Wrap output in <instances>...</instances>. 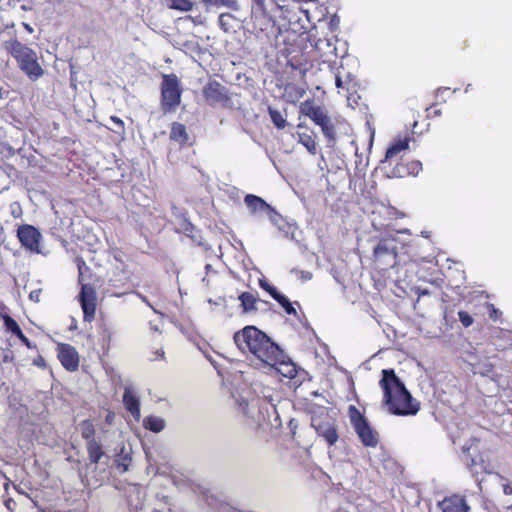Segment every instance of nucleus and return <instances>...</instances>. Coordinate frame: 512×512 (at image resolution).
Segmentation results:
<instances>
[{
  "label": "nucleus",
  "instance_id": "2",
  "mask_svg": "<svg viewBox=\"0 0 512 512\" xmlns=\"http://www.w3.org/2000/svg\"><path fill=\"white\" fill-rule=\"evenodd\" d=\"M380 386L384 391V403L395 415H414L419 410L418 402L414 401L404 384L393 370H383Z\"/></svg>",
  "mask_w": 512,
  "mask_h": 512
},
{
  "label": "nucleus",
  "instance_id": "39",
  "mask_svg": "<svg viewBox=\"0 0 512 512\" xmlns=\"http://www.w3.org/2000/svg\"><path fill=\"white\" fill-rule=\"evenodd\" d=\"M487 308L490 318L496 320L499 315L498 309H496L492 304H488Z\"/></svg>",
  "mask_w": 512,
  "mask_h": 512
},
{
  "label": "nucleus",
  "instance_id": "13",
  "mask_svg": "<svg viewBox=\"0 0 512 512\" xmlns=\"http://www.w3.org/2000/svg\"><path fill=\"white\" fill-rule=\"evenodd\" d=\"M123 403L125 408L130 412V414L135 418V420L139 421L141 416L140 402L139 398L136 396L134 390L131 387H125L123 394Z\"/></svg>",
  "mask_w": 512,
  "mask_h": 512
},
{
  "label": "nucleus",
  "instance_id": "28",
  "mask_svg": "<svg viewBox=\"0 0 512 512\" xmlns=\"http://www.w3.org/2000/svg\"><path fill=\"white\" fill-rule=\"evenodd\" d=\"M276 301L284 308L286 313L288 314H296V310L293 307L292 303L288 300L284 295H277Z\"/></svg>",
  "mask_w": 512,
  "mask_h": 512
},
{
  "label": "nucleus",
  "instance_id": "30",
  "mask_svg": "<svg viewBox=\"0 0 512 512\" xmlns=\"http://www.w3.org/2000/svg\"><path fill=\"white\" fill-rule=\"evenodd\" d=\"M233 20V16L229 13H224L219 16V25L224 31H228L230 22Z\"/></svg>",
  "mask_w": 512,
  "mask_h": 512
},
{
  "label": "nucleus",
  "instance_id": "50",
  "mask_svg": "<svg viewBox=\"0 0 512 512\" xmlns=\"http://www.w3.org/2000/svg\"><path fill=\"white\" fill-rule=\"evenodd\" d=\"M20 8H21L22 11H30L32 9L31 6H28V5H25V4L21 5Z\"/></svg>",
  "mask_w": 512,
  "mask_h": 512
},
{
  "label": "nucleus",
  "instance_id": "35",
  "mask_svg": "<svg viewBox=\"0 0 512 512\" xmlns=\"http://www.w3.org/2000/svg\"><path fill=\"white\" fill-rule=\"evenodd\" d=\"M292 273L295 274V276L303 281L310 280L312 278V274L307 271H300V270H292Z\"/></svg>",
  "mask_w": 512,
  "mask_h": 512
},
{
  "label": "nucleus",
  "instance_id": "11",
  "mask_svg": "<svg viewBox=\"0 0 512 512\" xmlns=\"http://www.w3.org/2000/svg\"><path fill=\"white\" fill-rule=\"evenodd\" d=\"M274 362L275 363H266L264 367L274 369L278 374L288 379H292L296 376L297 371L295 365L290 360H286L281 349L280 355Z\"/></svg>",
  "mask_w": 512,
  "mask_h": 512
},
{
  "label": "nucleus",
  "instance_id": "26",
  "mask_svg": "<svg viewBox=\"0 0 512 512\" xmlns=\"http://www.w3.org/2000/svg\"><path fill=\"white\" fill-rule=\"evenodd\" d=\"M269 114L276 127L282 129L286 126L287 122L279 111L269 109Z\"/></svg>",
  "mask_w": 512,
  "mask_h": 512
},
{
  "label": "nucleus",
  "instance_id": "31",
  "mask_svg": "<svg viewBox=\"0 0 512 512\" xmlns=\"http://www.w3.org/2000/svg\"><path fill=\"white\" fill-rule=\"evenodd\" d=\"M259 284H260V287L262 289H264L265 291H267L275 300L277 299V295H281L277 291V289L274 286L270 285L267 281L260 280Z\"/></svg>",
  "mask_w": 512,
  "mask_h": 512
},
{
  "label": "nucleus",
  "instance_id": "34",
  "mask_svg": "<svg viewBox=\"0 0 512 512\" xmlns=\"http://www.w3.org/2000/svg\"><path fill=\"white\" fill-rule=\"evenodd\" d=\"M407 174L403 165H398L389 173V177H404Z\"/></svg>",
  "mask_w": 512,
  "mask_h": 512
},
{
  "label": "nucleus",
  "instance_id": "42",
  "mask_svg": "<svg viewBox=\"0 0 512 512\" xmlns=\"http://www.w3.org/2000/svg\"><path fill=\"white\" fill-rule=\"evenodd\" d=\"M40 293L41 291L40 290H34L30 293L29 297L31 300L35 301V302H39L40 300Z\"/></svg>",
  "mask_w": 512,
  "mask_h": 512
},
{
  "label": "nucleus",
  "instance_id": "52",
  "mask_svg": "<svg viewBox=\"0 0 512 512\" xmlns=\"http://www.w3.org/2000/svg\"><path fill=\"white\" fill-rule=\"evenodd\" d=\"M400 232H401V233H405V234H409V233H410L408 229H403V230H401Z\"/></svg>",
  "mask_w": 512,
  "mask_h": 512
},
{
  "label": "nucleus",
  "instance_id": "21",
  "mask_svg": "<svg viewBox=\"0 0 512 512\" xmlns=\"http://www.w3.org/2000/svg\"><path fill=\"white\" fill-rule=\"evenodd\" d=\"M298 141L307 148L311 154L317 153V145L313 137L309 134L302 133L298 135Z\"/></svg>",
  "mask_w": 512,
  "mask_h": 512
},
{
  "label": "nucleus",
  "instance_id": "18",
  "mask_svg": "<svg viewBox=\"0 0 512 512\" xmlns=\"http://www.w3.org/2000/svg\"><path fill=\"white\" fill-rule=\"evenodd\" d=\"M408 147H409L408 139H399V140L395 141L391 145V147L388 148V150L386 152V156H385L386 160L392 159L393 157L398 155V153H400L401 151L407 150Z\"/></svg>",
  "mask_w": 512,
  "mask_h": 512
},
{
  "label": "nucleus",
  "instance_id": "12",
  "mask_svg": "<svg viewBox=\"0 0 512 512\" xmlns=\"http://www.w3.org/2000/svg\"><path fill=\"white\" fill-rule=\"evenodd\" d=\"M203 94L206 101L212 105L223 103L228 99L225 87L215 81L209 82L205 85Z\"/></svg>",
  "mask_w": 512,
  "mask_h": 512
},
{
  "label": "nucleus",
  "instance_id": "37",
  "mask_svg": "<svg viewBox=\"0 0 512 512\" xmlns=\"http://www.w3.org/2000/svg\"><path fill=\"white\" fill-rule=\"evenodd\" d=\"M130 464V459L128 457H124L122 461L118 463V468L121 469V472H126L128 470V466Z\"/></svg>",
  "mask_w": 512,
  "mask_h": 512
},
{
  "label": "nucleus",
  "instance_id": "1",
  "mask_svg": "<svg viewBox=\"0 0 512 512\" xmlns=\"http://www.w3.org/2000/svg\"><path fill=\"white\" fill-rule=\"evenodd\" d=\"M234 342L249 361L257 367L274 361L280 355V348L254 326H246L234 334Z\"/></svg>",
  "mask_w": 512,
  "mask_h": 512
},
{
  "label": "nucleus",
  "instance_id": "5",
  "mask_svg": "<svg viewBox=\"0 0 512 512\" xmlns=\"http://www.w3.org/2000/svg\"><path fill=\"white\" fill-rule=\"evenodd\" d=\"M182 89L178 77L174 74L163 75L161 85V106L164 112L176 109L181 101Z\"/></svg>",
  "mask_w": 512,
  "mask_h": 512
},
{
  "label": "nucleus",
  "instance_id": "44",
  "mask_svg": "<svg viewBox=\"0 0 512 512\" xmlns=\"http://www.w3.org/2000/svg\"><path fill=\"white\" fill-rule=\"evenodd\" d=\"M111 121H113L115 124H117L122 130H124V124H123V121L116 117V116H112L111 117Z\"/></svg>",
  "mask_w": 512,
  "mask_h": 512
},
{
  "label": "nucleus",
  "instance_id": "38",
  "mask_svg": "<svg viewBox=\"0 0 512 512\" xmlns=\"http://www.w3.org/2000/svg\"><path fill=\"white\" fill-rule=\"evenodd\" d=\"M204 4L206 6H217V7H220V6H223L225 5V0H203Z\"/></svg>",
  "mask_w": 512,
  "mask_h": 512
},
{
  "label": "nucleus",
  "instance_id": "3",
  "mask_svg": "<svg viewBox=\"0 0 512 512\" xmlns=\"http://www.w3.org/2000/svg\"><path fill=\"white\" fill-rule=\"evenodd\" d=\"M5 49L16 59L19 68L31 80H37L44 74L33 49L16 39L6 42Z\"/></svg>",
  "mask_w": 512,
  "mask_h": 512
},
{
  "label": "nucleus",
  "instance_id": "27",
  "mask_svg": "<svg viewBox=\"0 0 512 512\" xmlns=\"http://www.w3.org/2000/svg\"><path fill=\"white\" fill-rule=\"evenodd\" d=\"M276 301L284 308L286 313L288 314H296V310L293 307L292 303L288 300L284 295H277Z\"/></svg>",
  "mask_w": 512,
  "mask_h": 512
},
{
  "label": "nucleus",
  "instance_id": "32",
  "mask_svg": "<svg viewBox=\"0 0 512 512\" xmlns=\"http://www.w3.org/2000/svg\"><path fill=\"white\" fill-rule=\"evenodd\" d=\"M459 320L464 327H469L473 323V318L465 311L458 312Z\"/></svg>",
  "mask_w": 512,
  "mask_h": 512
},
{
  "label": "nucleus",
  "instance_id": "41",
  "mask_svg": "<svg viewBox=\"0 0 512 512\" xmlns=\"http://www.w3.org/2000/svg\"><path fill=\"white\" fill-rule=\"evenodd\" d=\"M420 168H421L420 162H413V163H411V171H408L407 174H409V173L417 174L418 171L420 170Z\"/></svg>",
  "mask_w": 512,
  "mask_h": 512
},
{
  "label": "nucleus",
  "instance_id": "17",
  "mask_svg": "<svg viewBox=\"0 0 512 512\" xmlns=\"http://www.w3.org/2000/svg\"><path fill=\"white\" fill-rule=\"evenodd\" d=\"M170 137L172 140H175L180 144L187 143L188 135H187L185 126L180 123H173L172 128H171Z\"/></svg>",
  "mask_w": 512,
  "mask_h": 512
},
{
  "label": "nucleus",
  "instance_id": "23",
  "mask_svg": "<svg viewBox=\"0 0 512 512\" xmlns=\"http://www.w3.org/2000/svg\"><path fill=\"white\" fill-rule=\"evenodd\" d=\"M169 8L179 11H190L193 8V2L191 0H169Z\"/></svg>",
  "mask_w": 512,
  "mask_h": 512
},
{
  "label": "nucleus",
  "instance_id": "10",
  "mask_svg": "<svg viewBox=\"0 0 512 512\" xmlns=\"http://www.w3.org/2000/svg\"><path fill=\"white\" fill-rule=\"evenodd\" d=\"M80 303L84 314V320L91 321L96 311V294L90 285H82Z\"/></svg>",
  "mask_w": 512,
  "mask_h": 512
},
{
  "label": "nucleus",
  "instance_id": "47",
  "mask_svg": "<svg viewBox=\"0 0 512 512\" xmlns=\"http://www.w3.org/2000/svg\"><path fill=\"white\" fill-rule=\"evenodd\" d=\"M503 491L506 495L512 494V486L509 484H506L503 486Z\"/></svg>",
  "mask_w": 512,
  "mask_h": 512
},
{
  "label": "nucleus",
  "instance_id": "9",
  "mask_svg": "<svg viewBox=\"0 0 512 512\" xmlns=\"http://www.w3.org/2000/svg\"><path fill=\"white\" fill-rule=\"evenodd\" d=\"M56 351L59 361L67 371L74 372L78 369L80 361L79 354L73 346L58 343Z\"/></svg>",
  "mask_w": 512,
  "mask_h": 512
},
{
  "label": "nucleus",
  "instance_id": "43",
  "mask_svg": "<svg viewBox=\"0 0 512 512\" xmlns=\"http://www.w3.org/2000/svg\"><path fill=\"white\" fill-rule=\"evenodd\" d=\"M34 365L38 366V367H41V368H44L46 366V362H45V359L42 357V356H38L35 360H34Z\"/></svg>",
  "mask_w": 512,
  "mask_h": 512
},
{
  "label": "nucleus",
  "instance_id": "8",
  "mask_svg": "<svg viewBox=\"0 0 512 512\" xmlns=\"http://www.w3.org/2000/svg\"><path fill=\"white\" fill-rule=\"evenodd\" d=\"M17 236L21 244L33 253H41L40 232L31 225H22L18 228Z\"/></svg>",
  "mask_w": 512,
  "mask_h": 512
},
{
  "label": "nucleus",
  "instance_id": "29",
  "mask_svg": "<svg viewBox=\"0 0 512 512\" xmlns=\"http://www.w3.org/2000/svg\"><path fill=\"white\" fill-rule=\"evenodd\" d=\"M4 324H5V327L7 328V330L11 331L13 334H15L17 336L19 334H21L22 331H21L19 325L11 317L5 316Z\"/></svg>",
  "mask_w": 512,
  "mask_h": 512
},
{
  "label": "nucleus",
  "instance_id": "51",
  "mask_svg": "<svg viewBox=\"0 0 512 512\" xmlns=\"http://www.w3.org/2000/svg\"><path fill=\"white\" fill-rule=\"evenodd\" d=\"M150 326H151V329L154 330V331H158V327L157 326H154L152 323H150Z\"/></svg>",
  "mask_w": 512,
  "mask_h": 512
},
{
  "label": "nucleus",
  "instance_id": "4",
  "mask_svg": "<svg viewBox=\"0 0 512 512\" xmlns=\"http://www.w3.org/2000/svg\"><path fill=\"white\" fill-rule=\"evenodd\" d=\"M311 425L319 436L323 437L329 445H333L338 440L335 420L331 417L326 408L318 407L311 410Z\"/></svg>",
  "mask_w": 512,
  "mask_h": 512
},
{
  "label": "nucleus",
  "instance_id": "33",
  "mask_svg": "<svg viewBox=\"0 0 512 512\" xmlns=\"http://www.w3.org/2000/svg\"><path fill=\"white\" fill-rule=\"evenodd\" d=\"M265 215H267L269 220L275 225H278L281 219V216L271 206H269V211H266Z\"/></svg>",
  "mask_w": 512,
  "mask_h": 512
},
{
  "label": "nucleus",
  "instance_id": "48",
  "mask_svg": "<svg viewBox=\"0 0 512 512\" xmlns=\"http://www.w3.org/2000/svg\"><path fill=\"white\" fill-rule=\"evenodd\" d=\"M139 297L141 298V300L143 302H145L148 306H150L155 313H159L155 308L152 307V305L149 303V301L147 300V298L145 296L139 294Z\"/></svg>",
  "mask_w": 512,
  "mask_h": 512
},
{
  "label": "nucleus",
  "instance_id": "15",
  "mask_svg": "<svg viewBox=\"0 0 512 512\" xmlns=\"http://www.w3.org/2000/svg\"><path fill=\"white\" fill-rule=\"evenodd\" d=\"M442 512H468V506L464 499L459 496H453L444 499L440 503Z\"/></svg>",
  "mask_w": 512,
  "mask_h": 512
},
{
  "label": "nucleus",
  "instance_id": "53",
  "mask_svg": "<svg viewBox=\"0 0 512 512\" xmlns=\"http://www.w3.org/2000/svg\"><path fill=\"white\" fill-rule=\"evenodd\" d=\"M258 4L263 3L264 0H255Z\"/></svg>",
  "mask_w": 512,
  "mask_h": 512
},
{
  "label": "nucleus",
  "instance_id": "49",
  "mask_svg": "<svg viewBox=\"0 0 512 512\" xmlns=\"http://www.w3.org/2000/svg\"><path fill=\"white\" fill-rule=\"evenodd\" d=\"M22 25L27 32L32 33L34 31L33 28L31 27V25H29L28 23L23 22Z\"/></svg>",
  "mask_w": 512,
  "mask_h": 512
},
{
  "label": "nucleus",
  "instance_id": "16",
  "mask_svg": "<svg viewBox=\"0 0 512 512\" xmlns=\"http://www.w3.org/2000/svg\"><path fill=\"white\" fill-rule=\"evenodd\" d=\"M239 300L241 302V306L245 313H250L257 310V303L259 302L258 298L250 292H243L239 296Z\"/></svg>",
  "mask_w": 512,
  "mask_h": 512
},
{
  "label": "nucleus",
  "instance_id": "19",
  "mask_svg": "<svg viewBox=\"0 0 512 512\" xmlns=\"http://www.w3.org/2000/svg\"><path fill=\"white\" fill-rule=\"evenodd\" d=\"M87 450L89 460L92 463L99 462L100 458L103 456L102 447L96 440H90L87 442Z\"/></svg>",
  "mask_w": 512,
  "mask_h": 512
},
{
  "label": "nucleus",
  "instance_id": "45",
  "mask_svg": "<svg viewBox=\"0 0 512 512\" xmlns=\"http://www.w3.org/2000/svg\"><path fill=\"white\" fill-rule=\"evenodd\" d=\"M5 505L8 510L12 511L13 507L15 506V502L12 499H9L5 502Z\"/></svg>",
  "mask_w": 512,
  "mask_h": 512
},
{
  "label": "nucleus",
  "instance_id": "20",
  "mask_svg": "<svg viewBox=\"0 0 512 512\" xmlns=\"http://www.w3.org/2000/svg\"><path fill=\"white\" fill-rule=\"evenodd\" d=\"M144 427L152 432L159 433L165 427V421L157 416H149L144 422Z\"/></svg>",
  "mask_w": 512,
  "mask_h": 512
},
{
  "label": "nucleus",
  "instance_id": "25",
  "mask_svg": "<svg viewBox=\"0 0 512 512\" xmlns=\"http://www.w3.org/2000/svg\"><path fill=\"white\" fill-rule=\"evenodd\" d=\"M387 253H391L393 259L396 258V252L394 250H391L385 241H380L378 245L374 248V256L376 258H380Z\"/></svg>",
  "mask_w": 512,
  "mask_h": 512
},
{
  "label": "nucleus",
  "instance_id": "6",
  "mask_svg": "<svg viewBox=\"0 0 512 512\" xmlns=\"http://www.w3.org/2000/svg\"><path fill=\"white\" fill-rule=\"evenodd\" d=\"M349 418L363 445L368 447H375L378 443V433L373 430V428L369 425L367 420L356 407H349Z\"/></svg>",
  "mask_w": 512,
  "mask_h": 512
},
{
  "label": "nucleus",
  "instance_id": "40",
  "mask_svg": "<svg viewBox=\"0 0 512 512\" xmlns=\"http://www.w3.org/2000/svg\"><path fill=\"white\" fill-rule=\"evenodd\" d=\"M21 342L26 345L28 348H33V345L31 344V342L29 341V339L21 332V334H19L17 336Z\"/></svg>",
  "mask_w": 512,
  "mask_h": 512
},
{
  "label": "nucleus",
  "instance_id": "22",
  "mask_svg": "<svg viewBox=\"0 0 512 512\" xmlns=\"http://www.w3.org/2000/svg\"><path fill=\"white\" fill-rule=\"evenodd\" d=\"M239 409L243 412L244 415H246L248 418H251L253 420H257L255 416V409L256 404L255 403H249L245 399H241L238 401Z\"/></svg>",
  "mask_w": 512,
  "mask_h": 512
},
{
  "label": "nucleus",
  "instance_id": "36",
  "mask_svg": "<svg viewBox=\"0 0 512 512\" xmlns=\"http://www.w3.org/2000/svg\"><path fill=\"white\" fill-rule=\"evenodd\" d=\"M335 85L338 89H348V81H344L339 73L335 74Z\"/></svg>",
  "mask_w": 512,
  "mask_h": 512
},
{
  "label": "nucleus",
  "instance_id": "54",
  "mask_svg": "<svg viewBox=\"0 0 512 512\" xmlns=\"http://www.w3.org/2000/svg\"><path fill=\"white\" fill-rule=\"evenodd\" d=\"M421 294L426 295V294H428V292L425 290V291H422Z\"/></svg>",
  "mask_w": 512,
  "mask_h": 512
},
{
  "label": "nucleus",
  "instance_id": "24",
  "mask_svg": "<svg viewBox=\"0 0 512 512\" xmlns=\"http://www.w3.org/2000/svg\"><path fill=\"white\" fill-rule=\"evenodd\" d=\"M81 434L88 442L94 439L95 429L94 425L90 421H83L80 425Z\"/></svg>",
  "mask_w": 512,
  "mask_h": 512
},
{
  "label": "nucleus",
  "instance_id": "7",
  "mask_svg": "<svg viewBox=\"0 0 512 512\" xmlns=\"http://www.w3.org/2000/svg\"><path fill=\"white\" fill-rule=\"evenodd\" d=\"M300 112L309 117L315 124L319 125L327 138H334L335 132L333 126L323 108L315 105L313 101L306 100L301 103Z\"/></svg>",
  "mask_w": 512,
  "mask_h": 512
},
{
  "label": "nucleus",
  "instance_id": "46",
  "mask_svg": "<svg viewBox=\"0 0 512 512\" xmlns=\"http://www.w3.org/2000/svg\"><path fill=\"white\" fill-rule=\"evenodd\" d=\"M114 417H115L114 413L109 412V413L106 415L105 420H106V422H107L108 424H111V423L113 422V420H114Z\"/></svg>",
  "mask_w": 512,
  "mask_h": 512
},
{
  "label": "nucleus",
  "instance_id": "14",
  "mask_svg": "<svg viewBox=\"0 0 512 512\" xmlns=\"http://www.w3.org/2000/svg\"><path fill=\"white\" fill-rule=\"evenodd\" d=\"M244 203L247 206L249 212L255 216H260L269 211V204H267L262 198L248 194L244 198Z\"/></svg>",
  "mask_w": 512,
  "mask_h": 512
}]
</instances>
